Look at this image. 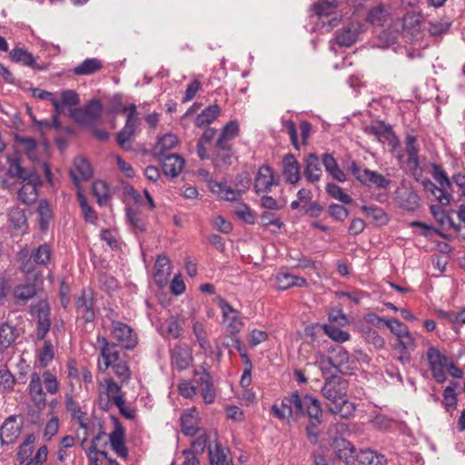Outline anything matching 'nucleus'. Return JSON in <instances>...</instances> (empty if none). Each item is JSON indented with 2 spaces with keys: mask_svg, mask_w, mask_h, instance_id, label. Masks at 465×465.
<instances>
[{
  "mask_svg": "<svg viewBox=\"0 0 465 465\" xmlns=\"http://www.w3.org/2000/svg\"><path fill=\"white\" fill-rule=\"evenodd\" d=\"M272 412L277 419L287 420L288 423L307 416L309 423L305 430L308 440L312 444L318 442L322 410L320 401L314 397L308 394L302 396L296 391L284 397L280 405L273 404Z\"/></svg>",
  "mask_w": 465,
  "mask_h": 465,
  "instance_id": "nucleus-1",
  "label": "nucleus"
},
{
  "mask_svg": "<svg viewBox=\"0 0 465 465\" xmlns=\"http://www.w3.org/2000/svg\"><path fill=\"white\" fill-rule=\"evenodd\" d=\"M348 381L341 376L331 375L326 380L322 392L331 402L329 411L348 419L355 411L354 403L347 400Z\"/></svg>",
  "mask_w": 465,
  "mask_h": 465,
  "instance_id": "nucleus-2",
  "label": "nucleus"
},
{
  "mask_svg": "<svg viewBox=\"0 0 465 465\" xmlns=\"http://www.w3.org/2000/svg\"><path fill=\"white\" fill-rule=\"evenodd\" d=\"M425 358L434 381L439 384L444 383L447 380L446 370L451 358L433 345L428 347Z\"/></svg>",
  "mask_w": 465,
  "mask_h": 465,
  "instance_id": "nucleus-3",
  "label": "nucleus"
},
{
  "mask_svg": "<svg viewBox=\"0 0 465 465\" xmlns=\"http://www.w3.org/2000/svg\"><path fill=\"white\" fill-rule=\"evenodd\" d=\"M97 342L101 345L97 362L99 371L105 372L110 367L114 370V366L124 360L121 357V350L117 344L108 341L103 336L97 337Z\"/></svg>",
  "mask_w": 465,
  "mask_h": 465,
  "instance_id": "nucleus-4",
  "label": "nucleus"
},
{
  "mask_svg": "<svg viewBox=\"0 0 465 465\" xmlns=\"http://www.w3.org/2000/svg\"><path fill=\"white\" fill-rule=\"evenodd\" d=\"M124 111L128 112L127 119L124 126L116 134V142L122 149L130 151L132 149L131 138L134 135L140 120L137 107L134 104H130L128 107H124Z\"/></svg>",
  "mask_w": 465,
  "mask_h": 465,
  "instance_id": "nucleus-5",
  "label": "nucleus"
},
{
  "mask_svg": "<svg viewBox=\"0 0 465 465\" xmlns=\"http://www.w3.org/2000/svg\"><path fill=\"white\" fill-rule=\"evenodd\" d=\"M350 170L355 179L365 186L382 190L387 189L391 184V180L386 176L368 168H361L355 162L351 163Z\"/></svg>",
  "mask_w": 465,
  "mask_h": 465,
  "instance_id": "nucleus-6",
  "label": "nucleus"
},
{
  "mask_svg": "<svg viewBox=\"0 0 465 465\" xmlns=\"http://www.w3.org/2000/svg\"><path fill=\"white\" fill-rule=\"evenodd\" d=\"M280 176L268 164L259 167L254 176L253 189L256 194H268L272 187L278 186Z\"/></svg>",
  "mask_w": 465,
  "mask_h": 465,
  "instance_id": "nucleus-7",
  "label": "nucleus"
},
{
  "mask_svg": "<svg viewBox=\"0 0 465 465\" xmlns=\"http://www.w3.org/2000/svg\"><path fill=\"white\" fill-rule=\"evenodd\" d=\"M218 306L222 312L223 324L226 331L230 336L238 334L244 325L240 312L222 298L218 302Z\"/></svg>",
  "mask_w": 465,
  "mask_h": 465,
  "instance_id": "nucleus-8",
  "label": "nucleus"
},
{
  "mask_svg": "<svg viewBox=\"0 0 465 465\" xmlns=\"http://www.w3.org/2000/svg\"><path fill=\"white\" fill-rule=\"evenodd\" d=\"M33 312L36 314L35 339L43 341L51 329V309L46 302L39 301L33 308Z\"/></svg>",
  "mask_w": 465,
  "mask_h": 465,
  "instance_id": "nucleus-9",
  "label": "nucleus"
},
{
  "mask_svg": "<svg viewBox=\"0 0 465 465\" xmlns=\"http://www.w3.org/2000/svg\"><path fill=\"white\" fill-rule=\"evenodd\" d=\"M324 363L333 366L342 374H349L354 368L355 362L351 359L349 352L341 346H336L332 349L331 356L322 359V366Z\"/></svg>",
  "mask_w": 465,
  "mask_h": 465,
  "instance_id": "nucleus-10",
  "label": "nucleus"
},
{
  "mask_svg": "<svg viewBox=\"0 0 465 465\" xmlns=\"http://www.w3.org/2000/svg\"><path fill=\"white\" fill-rule=\"evenodd\" d=\"M364 132L368 135L375 137L380 143H387L395 149L399 145V139L394 134L391 125L384 122H375L364 128Z\"/></svg>",
  "mask_w": 465,
  "mask_h": 465,
  "instance_id": "nucleus-11",
  "label": "nucleus"
},
{
  "mask_svg": "<svg viewBox=\"0 0 465 465\" xmlns=\"http://www.w3.org/2000/svg\"><path fill=\"white\" fill-rule=\"evenodd\" d=\"M170 361L177 371H186L193 361L192 349L186 343H175L170 349Z\"/></svg>",
  "mask_w": 465,
  "mask_h": 465,
  "instance_id": "nucleus-12",
  "label": "nucleus"
},
{
  "mask_svg": "<svg viewBox=\"0 0 465 465\" xmlns=\"http://www.w3.org/2000/svg\"><path fill=\"white\" fill-rule=\"evenodd\" d=\"M402 35L410 42H417L423 38L424 29L420 15L408 13L404 15Z\"/></svg>",
  "mask_w": 465,
  "mask_h": 465,
  "instance_id": "nucleus-13",
  "label": "nucleus"
},
{
  "mask_svg": "<svg viewBox=\"0 0 465 465\" xmlns=\"http://www.w3.org/2000/svg\"><path fill=\"white\" fill-rule=\"evenodd\" d=\"M193 382L201 388V394L206 404H211L216 398V391L213 385V380L210 372L206 370L193 371Z\"/></svg>",
  "mask_w": 465,
  "mask_h": 465,
  "instance_id": "nucleus-14",
  "label": "nucleus"
},
{
  "mask_svg": "<svg viewBox=\"0 0 465 465\" xmlns=\"http://www.w3.org/2000/svg\"><path fill=\"white\" fill-rule=\"evenodd\" d=\"M77 317L84 322H93L95 319L94 295L91 291L84 290L75 301Z\"/></svg>",
  "mask_w": 465,
  "mask_h": 465,
  "instance_id": "nucleus-15",
  "label": "nucleus"
},
{
  "mask_svg": "<svg viewBox=\"0 0 465 465\" xmlns=\"http://www.w3.org/2000/svg\"><path fill=\"white\" fill-rule=\"evenodd\" d=\"M65 406L68 412H70L73 419H75L81 429L84 430V439L82 444L86 440L89 430L94 428V422H89L86 413L82 411L79 404L74 400L72 395L66 394Z\"/></svg>",
  "mask_w": 465,
  "mask_h": 465,
  "instance_id": "nucleus-16",
  "label": "nucleus"
},
{
  "mask_svg": "<svg viewBox=\"0 0 465 465\" xmlns=\"http://www.w3.org/2000/svg\"><path fill=\"white\" fill-rule=\"evenodd\" d=\"M357 453L358 450L351 441L345 439L335 440L334 460L341 461L343 465H354Z\"/></svg>",
  "mask_w": 465,
  "mask_h": 465,
  "instance_id": "nucleus-17",
  "label": "nucleus"
},
{
  "mask_svg": "<svg viewBox=\"0 0 465 465\" xmlns=\"http://www.w3.org/2000/svg\"><path fill=\"white\" fill-rule=\"evenodd\" d=\"M113 420L114 429L108 437L110 446L118 457L126 459L129 455V451L125 446L124 428L120 424L117 419L113 418Z\"/></svg>",
  "mask_w": 465,
  "mask_h": 465,
  "instance_id": "nucleus-18",
  "label": "nucleus"
},
{
  "mask_svg": "<svg viewBox=\"0 0 465 465\" xmlns=\"http://www.w3.org/2000/svg\"><path fill=\"white\" fill-rule=\"evenodd\" d=\"M112 335L126 349H133L137 344L136 335L129 325L124 322L114 321L112 322Z\"/></svg>",
  "mask_w": 465,
  "mask_h": 465,
  "instance_id": "nucleus-19",
  "label": "nucleus"
},
{
  "mask_svg": "<svg viewBox=\"0 0 465 465\" xmlns=\"http://www.w3.org/2000/svg\"><path fill=\"white\" fill-rule=\"evenodd\" d=\"M28 393L30 400L36 410L41 411L45 407V393L43 391L41 376L37 372H33L30 375Z\"/></svg>",
  "mask_w": 465,
  "mask_h": 465,
  "instance_id": "nucleus-20",
  "label": "nucleus"
},
{
  "mask_svg": "<svg viewBox=\"0 0 465 465\" xmlns=\"http://www.w3.org/2000/svg\"><path fill=\"white\" fill-rule=\"evenodd\" d=\"M184 318L180 316H170L163 322L159 328V333L163 338H172L178 340L182 337L184 325Z\"/></svg>",
  "mask_w": 465,
  "mask_h": 465,
  "instance_id": "nucleus-21",
  "label": "nucleus"
},
{
  "mask_svg": "<svg viewBox=\"0 0 465 465\" xmlns=\"http://www.w3.org/2000/svg\"><path fill=\"white\" fill-rule=\"evenodd\" d=\"M282 172L286 182L291 184H296L301 180V165L292 153H287L283 156Z\"/></svg>",
  "mask_w": 465,
  "mask_h": 465,
  "instance_id": "nucleus-22",
  "label": "nucleus"
},
{
  "mask_svg": "<svg viewBox=\"0 0 465 465\" xmlns=\"http://www.w3.org/2000/svg\"><path fill=\"white\" fill-rule=\"evenodd\" d=\"M21 433V426L15 416L8 417L0 427V440L2 444H14Z\"/></svg>",
  "mask_w": 465,
  "mask_h": 465,
  "instance_id": "nucleus-23",
  "label": "nucleus"
},
{
  "mask_svg": "<svg viewBox=\"0 0 465 465\" xmlns=\"http://www.w3.org/2000/svg\"><path fill=\"white\" fill-rule=\"evenodd\" d=\"M70 175L74 184L79 188L82 181L89 180L93 176V170L89 162L83 157H76L74 167L70 170Z\"/></svg>",
  "mask_w": 465,
  "mask_h": 465,
  "instance_id": "nucleus-24",
  "label": "nucleus"
},
{
  "mask_svg": "<svg viewBox=\"0 0 465 465\" xmlns=\"http://www.w3.org/2000/svg\"><path fill=\"white\" fill-rule=\"evenodd\" d=\"M40 184V180L37 175L31 174L25 181H23V184L18 191V199L25 203L30 204L34 203L37 194V186Z\"/></svg>",
  "mask_w": 465,
  "mask_h": 465,
  "instance_id": "nucleus-25",
  "label": "nucleus"
},
{
  "mask_svg": "<svg viewBox=\"0 0 465 465\" xmlns=\"http://www.w3.org/2000/svg\"><path fill=\"white\" fill-rule=\"evenodd\" d=\"M304 176L306 180L314 183L321 180L322 171L321 167V161L316 153H309L304 158Z\"/></svg>",
  "mask_w": 465,
  "mask_h": 465,
  "instance_id": "nucleus-26",
  "label": "nucleus"
},
{
  "mask_svg": "<svg viewBox=\"0 0 465 465\" xmlns=\"http://www.w3.org/2000/svg\"><path fill=\"white\" fill-rule=\"evenodd\" d=\"M162 168L165 175L178 176L184 167V160L178 153H170L161 158Z\"/></svg>",
  "mask_w": 465,
  "mask_h": 465,
  "instance_id": "nucleus-27",
  "label": "nucleus"
},
{
  "mask_svg": "<svg viewBox=\"0 0 465 465\" xmlns=\"http://www.w3.org/2000/svg\"><path fill=\"white\" fill-rule=\"evenodd\" d=\"M275 282L277 284V287L280 290H287L291 287L296 286V287H305L307 285L306 279L299 276H295L293 274H291L286 272H279L275 275Z\"/></svg>",
  "mask_w": 465,
  "mask_h": 465,
  "instance_id": "nucleus-28",
  "label": "nucleus"
},
{
  "mask_svg": "<svg viewBox=\"0 0 465 465\" xmlns=\"http://www.w3.org/2000/svg\"><path fill=\"white\" fill-rule=\"evenodd\" d=\"M406 152L408 154L407 164L411 170H417L420 167L419 152L420 145L417 137L408 134L405 139Z\"/></svg>",
  "mask_w": 465,
  "mask_h": 465,
  "instance_id": "nucleus-29",
  "label": "nucleus"
},
{
  "mask_svg": "<svg viewBox=\"0 0 465 465\" xmlns=\"http://www.w3.org/2000/svg\"><path fill=\"white\" fill-rule=\"evenodd\" d=\"M357 461L361 465H387L388 463L384 455L371 449L360 450L357 453Z\"/></svg>",
  "mask_w": 465,
  "mask_h": 465,
  "instance_id": "nucleus-30",
  "label": "nucleus"
},
{
  "mask_svg": "<svg viewBox=\"0 0 465 465\" xmlns=\"http://www.w3.org/2000/svg\"><path fill=\"white\" fill-rule=\"evenodd\" d=\"M170 273L171 265L169 259L166 256H158L154 264L153 277L155 282L159 285L165 284Z\"/></svg>",
  "mask_w": 465,
  "mask_h": 465,
  "instance_id": "nucleus-31",
  "label": "nucleus"
},
{
  "mask_svg": "<svg viewBox=\"0 0 465 465\" xmlns=\"http://www.w3.org/2000/svg\"><path fill=\"white\" fill-rule=\"evenodd\" d=\"M322 163L326 170V172L336 181L338 182H345L346 174L339 167L336 159L331 153H323L322 157Z\"/></svg>",
  "mask_w": 465,
  "mask_h": 465,
  "instance_id": "nucleus-32",
  "label": "nucleus"
},
{
  "mask_svg": "<svg viewBox=\"0 0 465 465\" xmlns=\"http://www.w3.org/2000/svg\"><path fill=\"white\" fill-rule=\"evenodd\" d=\"M182 431L185 435L194 436L200 432L197 422V411L193 409L186 411L181 417Z\"/></svg>",
  "mask_w": 465,
  "mask_h": 465,
  "instance_id": "nucleus-33",
  "label": "nucleus"
},
{
  "mask_svg": "<svg viewBox=\"0 0 465 465\" xmlns=\"http://www.w3.org/2000/svg\"><path fill=\"white\" fill-rule=\"evenodd\" d=\"M459 386L457 381H451L449 386H447L442 392V405L447 412L450 415L456 411L458 406V395L455 391V389Z\"/></svg>",
  "mask_w": 465,
  "mask_h": 465,
  "instance_id": "nucleus-34",
  "label": "nucleus"
},
{
  "mask_svg": "<svg viewBox=\"0 0 465 465\" xmlns=\"http://www.w3.org/2000/svg\"><path fill=\"white\" fill-rule=\"evenodd\" d=\"M104 67L103 62L98 58H87L73 69L75 75H90L99 72Z\"/></svg>",
  "mask_w": 465,
  "mask_h": 465,
  "instance_id": "nucleus-35",
  "label": "nucleus"
},
{
  "mask_svg": "<svg viewBox=\"0 0 465 465\" xmlns=\"http://www.w3.org/2000/svg\"><path fill=\"white\" fill-rule=\"evenodd\" d=\"M43 345L36 351V358L42 368H46L54 358V347L50 340L44 339Z\"/></svg>",
  "mask_w": 465,
  "mask_h": 465,
  "instance_id": "nucleus-36",
  "label": "nucleus"
},
{
  "mask_svg": "<svg viewBox=\"0 0 465 465\" xmlns=\"http://www.w3.org/2000/svg\"><path fill=\"white\" fill-rule=\"evenodd\" d=\"M358 35L359 30L357 26L351 25L342 28L336 33V43L340 46L350 47L357 41Z\"/></svg>",
  "mask_w": 465,
  "mask_h": 465,
  "instance_id": "nucleus-37",
  "label": "nucleus"
},
{
  "mask_svg": "<svg viewBox=\"0 0 465 465\" xmlns=\"http://www.w3.org/2000/svg\"><path fill=\"white\" fill-rule=\"evenodd\" d=\"M221 109L218 104H211L207 106L195 119L197 127H205L212 124L220 114Z\"/></svg>",
  "mask_w": 465,
  "mask_h": 465,
  "instance_id": "nucleus-38",
  "label": "nucleus"
},
{
  "mask_svg": "<svg viewBox=\"0 0 465 465\" xmlns=\"http://www.w3.org/2000/svg\"><path fill=\"white\" fill-rule=\"evenodd\" d=\"M390 16V13L384 5H379L371 8L367 15V21L373 26H384Z\"/></svg>",
  "mask_w": 465,
  "mask_h": 465,
  "instance_id": "nucleus-39",
  "label": "nucleus"
},
{
  "mask_svg": "<svg viewBox=\"0 0 465 465\" xmlns=\"http://www.w3.org/2000/svg\"><path fill=\"white\" fill-rule=\"evenodd\" d=\"M361 209L365 213L366 217L377 225L381 226L389 223V216L382 208L376 205H363Z\"/></svg>",
  "mask_w": 465,
  "mask_h": 465,
  "instance_id": "nucleus-40",
  "label": "nucleus"
},
{
  "mask_svg": "<svg viewBox=\"0 0 465 465\" xmlns=\"http://www.w3.org/2000/svg\"><path fill=\"white\" fill-rule=\"evenodd\" d=\"M211 190L220 198L227 201H235L240 197V193L223 183L214 182L211 183Z\"/></svg>",
  "mask_w": 465,
  "mask_h": 465,
  "instance_id": "nucleus-41",
  "label": "nucleus"
},
{
  "mask_svg": "<svg viewBox=\"0 0 465 465\" xmlns=\"http://www.w3.org/2000/svg\"><path fill=\"white\" fill-rule=\"evenodd\" d=\"M17 331L15 327L4 323L0 326V351L9 348L17 338Z\"/></svg>",
  "mask_w": 465,
  "mask_h": 465,
  "instance_id": "nucleus-42",
  "label": "nucleus"
},
{
  "mask_svg": "<svg viewBox=\"0 0 465 465\" xmlns=\"http://www.w3.org/2000/svg\"><path fill=\"white\" fill-rule=\"evenodd\" d=\"M36 294L35 286L33 284H21L15 288L14 298L16 304H25Z\"/></svg>",
  "mask_w": 465,
  "mask_h": 465,
  "instance_id": "nucleus-43",
  "label": "nucleus"
},
{
  "mask_svg": "<svg viewBox=\"0 0 465 465\" xmlns=\"http://www.w3.org/2000/svg\"><path fill=\"white\" fill-rule=\"evenodd\" d=\"M52 248L49 243H43L31 252L30 258L39 265H47L50 262Z\"/></svg>",
  "mask_w": 465,
  "mask_h": 465,
  "instance_id": "nucleus-44",
  "label": "nucleus"
},
{
  "mask_svg": "<svg viewBox=\"0 0 465 465\" xmlns=\"http://www.w3.org/2000/svg\"><path fill=\"white\" fill-rule=\"evenodd\" d=\"M8 221L10 223V226L19 232H24L27 229V223H26V217L25 213L23 210L19 208H14L10 211L8 214Z\"/></svg>",
  "mask_w": 465,
  "mask_h": 465,
  "instance_id": "nucleus-45",
  "label": "nucleus"
},
{
  "mask_svg": "<svg viewBox=\"0 0 465 465\" xmlns=\"http://www.w3.org/2000/svg\"><path fill=\"white\" fill-rule=\"evenodd\" d=\"M104 382L108 399L115 405H122L124 398L121 387L112 378L106 379Z\"/></svg>",
  "mask_w": 465,
  "mask_h": 465,
  "instance_id": "nucleus-46",
  "label": "nucleus"
},
{
  "mask_svg": "<svg viewBox=\"0 0 465 465\" xmlns=\"http://www.w3.org/2000/svg\"><path fill=\"white\" fill-rule=\"evenodd\" d=\"M11 59L15 63H21L24 65L37 68L34 55L22 48H15L10 52Z\"/></svg>",
  "mask_w": 465,
  "mask_h": 465,
  "instance_id": "nucleus-47",
  "label": "nucleus"
},
{
  "mask_svg": "<svg viewBox=\"0 0 465 465\" xmlns=\"http://www.w3.org/2000/svg\"><path fill=\"white\" fill-rule=\"evenodd\" d=\"M9 167L7 173L10 177H15L25 181L32 173L21 165L18 157L8 158Z\"/></svg>",
  "mask_w": 465,
  "mask_h": 465,
  "instance_id": "nucleus-48",
  "label": "nucleus"
},
{
  "mask_svg": "<svg viewBox=\"0 0 465 465\" xmlns=\"http://www.w3.org/2000/svg\"><path fill=\"white\" fill-rule=\"evenodd\" d=\"M178 143V138L173 134H166L162 136L155 146V153L158 155H165V152L173 149Z\"/></svg>",
  "mask_w": 465,
  "mask_h": 465,
  "instance_id": "nucleus-49",
  "label": "nucleus"
},
{
  "mask_svg": "<svg viewBox=\"0 0 465 465\" xmlns=\"http://www.w3.org/2000/svg\"><path fill=\"white\" fill-rule=\"evenodd\" d=\"M210 462L212 465H229L227 453L220 445L208 446Z\"/></svg>",
  "mask_w": 465,
  "mask_h": 465,
  "instance_id": "nucleus-50",
  "label": "nucleus"
},
{
  "mask_svg": "<svg viewBox=\"0 0 465 465\" xmlns=\"http://www.w3.org/2000/svg\"><path fill=\"white\" fill-rule=\"evenodd\" d=\"M233 158L232 148L214 149L213 161L216 166L230 165Z\"/></svg>",
  "mask_w": 465,
  "mask_h": 465,
  "instance_id": "nucleus-51",
  "label": "nucleus"
},
{
  "mask_svg": "<svg viewBox=\"0 0 465 465\" xmlns=\"http://www.w3.org/2000/svg\"><path fill=\"white\" fill-rule=\"evenodd\" d=\"M39 225L42 231L47 230L52 219V211L46 201H41L37 209Z\"/></svg>",
  "mask_w": 465,
  "mask_h": 465,
  "instance_id": "nucleus-52",
  "label": "nucleus"
},
{
  "mask_svg": "<svg viewBox=\"0 0 465 465\" xmlns=\"http://www.w3.org/2000/svg\"><path fill=\"white\" fill-rule=\"evenodd\" d=\"M375 318H377V320L379 322H381L382 319L376 316V315H373ZM383 322H385V325L390 329V331L397 337L399 338L400 336L405 334L407 331H409V328L407 327V325H405L402 322H401L400 320L398 319H395V318H390V319H387V320H383Z\"/></svg>",
  "mask_w": 465,
  "mask_h": 465,
  "instance_id": "nucleus-53",
  "label": "nucleus"
},
{
  "mask_svg": "<svg viewBox=\"0 0 465 465\" xmlns=\"http://www.w3.org/2000/svg\"><path fill=\"white\" fill-rule=\"evenodd\" d=\"M35 437L34 434H28L24 442L19 446L17 452L18 459L21 462H25L33 453Z\"/></svg>",
  "mask_w": 465,
  "mask_h": 465,
  "instance_id": "nucleus-54",
  "label": "nucleus"
},
{
  "mask_svg": "<svg viewBox=\"0 0 465 465\" xmlns=\"http://www.w3.org/2000/svg\"><path fill=\"white\" fill-rule=\"evenodd\" d=\"M324 332L330 337L331 340L337 342H345L350 340L351 335L349 332L342 331L341 329L331 325L325 324L323 326Z\"/></svg>",
  "mask_w": 465,
  "mask_h": 465,
  "instance_id": "nucleus-55",
  "label": "nucleus"
},
{
  "mask_svg": "<svg viewBox=\"0 0 465 465\" xmlns=\"http://www.w3.org/2000/svg\"><path fill=\"white\" fill-rule=\"evenodd\" d=\"M326 192L330 196L344 204H351L353 202L352 198L335 183H328L326 186Z\"/></svg>",
  "mask_w": 465,
  "mask_h": 465,
  "instance_id": "nucleus-56",
  "label": "nucleus"
},
{
  "mask_svg": "<svg viewBox=\"0 0 465 465\" xmlns=\"http://www.w3.org/2000/svg\"><path fill=\"white\" fill-rule=\"evenodd\" d=\"M450 27V23L447 19L431 20L429 23L428 31L432 36H439L446 34Z\"/></svg>",
  "mask_w": 465,
  "mask_h": 465,
  "instance_id": "nucleus-57",
  "label": "nucleus"
},
{
  "mask_svg": "<svg viewBox=\"0 0 465 465\" xmlns=\"http://www.w3.org/2000/svg\"><path fill=\"white\" fill-rule=\"evenodd\" d=\"M336 4L330 1H321L312 5V8L316 15L330 16L334 14Z\"/></svg>",
  "mask_w": 465,
  "mask_h": 465,
  "instance_id": "nucleus-58",
  "label": "nucleus"
},
{
  "mask_svg": "<svg viewBox=\"0 0 465 465\" xmlns=\"http://www.w3.org/2000/svg\"><path fill=\"white\" fill-rule=\"evenodd\" d=\"M126 217L130 224L139 232H144L146 230V223L137 211L127 208Z\"/></svg>",
  "mask_w": 465,
  "mask_h": 465,
  "instance_id": "nucleus-59",
  "label": "nucleus"
},
{
  "mask_svg": "<svg viewBox=\"0 0 465 465\" xmlns=\"http://www.w3.org/2000/svg\"><path fill=\"white\" fill-rule=\"evenodd\" d=\"M89 122H94L101 117L102 104L99 100H91L84 108Z\"/></svg>",
  "mask_w": 465,
  "mask_h": 465,
  "instance_id": "nucleus-60",
  "label": "nucleus"
},
{
  "mask_svg": "<svg viewBox=\"0 0 465 465\" xmlns=\"http://www.w3.org/2000/svg\"><path fill=\"white\" fill-rule=\"evenodd\" d=\"M193 331L196 337V340L200 347L203 350L210 348V342L207 338L206 331L203 324L200 322H196L193 325Z\"/></svg>",
  "mask_w": 465,
  "mask_h": 465,
  "instance_id": "nucleus-61",
  "label": "nucleus"
},
{
  "mask_svg": "<svg viewBox=\"0 0 465 465\" xmlns=\"http://www.w3.org/2000/svg\"><path fill=\"white\" fill-rule=\"evenodd\" d=\"M86 456L89 465H104V461L112 460L108 457V453L101 450H86Z\"/></svg>",
  "mask_w": 465,
  "mask_h": 465,
  "instance_id": "nucleus-62",
  "label": "nucleus"
},
{
  "mask_svg": "<svg viewBox=\"0 0 465 465\" xmlns=\"http://www.w3.org/2000/svg\"><path fill=\"white\" fill-rule=\"evenodd\" d=\"M235 214L249 224H254L255 223V213L245 203L237 205Z\"/></svg>",
  "mask_w": 465,
  "mask_h": 465,
  "instance_id": "nucleus-63",
  "label": "nucleus"
},
{
  "mask_svg": "<svg viewBox=\"0 0 465 465\" xmlns=\"http://www.w3.org/2000/svg\"><path fill=\"white\" fill-rule=\"evenodd\" d=\"M15 141L23 147L29 158L32 159L35 156L36 142L34 138L16 136Z\"/></svg>",
  "mask_w": 465,
  "mask_h": 465,
  "instance_id": "nucleus-64",
  "label": "nucleus"
}]
</instances>
